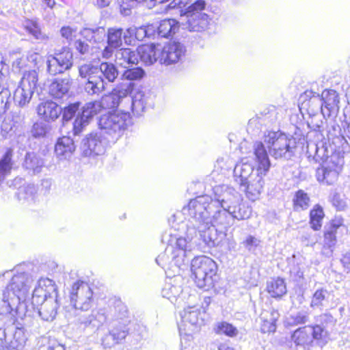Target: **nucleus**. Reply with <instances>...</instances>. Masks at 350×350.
Listing matches in <instances>:
<instances>
[{
    "label": "nucleus",
    "instance_id": "nucleus-1",
    "mask_svg": "<svg viewBox=\"0 0 350 350\" xmlns=\"http://www.w3.org/2000/svg\"><path fill=\"white\" fill-rule=\"evenodd\" d=\"M215 206L211 196L203 195L191 200L187 206L183 208L184 214L190 217L186 232L188 238L191 239L193 235L196 234V228L204 229L207 226L212 220L211 213Z\"/></svg>",
    "mask_w": 350,
    "mask_h": 350
},
{
    "label": "nucleus",
    "instance_id": "nucleus-2",
    "mask_svg": "<svg viewBox=\"0 0 350 350\" xmlns=\"http://www.w3.org/2000/svg\"><path fill=\"white\" fill-rule=\"evenodd\" d=\"M254 155L260 164V167L262 170L255 176H250V179L241 186V188L245 192L246 196L252 201L259 198L265 185L264 176H266L270 167L267 151L260 142H256L254 144Z\"/></svg>",
    "mask_w": 350,
    "mask_h": 350
},
{
    "label": "nucleus",
    "instance_id": "nucleus-3",
    "mask_svg": "<svg viewBox=\"0 0 350 350\" xmlns=\"http://www.w3.org/2000/svg\"><path fill=\"white\" fill-rule=\"evenodd\" d=\"M204 0H197L185 10H180V25L189 31L202 32L209 28L211 18L204 12Z\"/></svg>",
    "mask_w": 350,
    "mask_h": 350
},
{
    "label": "nucleus",
    "instance_id": "nucleus-4",
    "mask_svg": "<svg viewBox=\"0 0 350 350\" xmlns=\"http://www.w3.org/2000/svg\"><path fill=\"white\" fill-rule=\"evenodd\" d=\"M296 350H312L314 345L321 348L329 340L328 332L319 324L299 327L291 335Z\"/></svg>",
    "mask_w": 350,
    "mask_h": 350
},
{
    "label": "nucleus",
    "instance_id": "nucleus-5",
    "mask_svg": "<svg viewBox=\"0 0 350 350\" xmlns=\"http://www.w3.org/2000/svg\"><path fill=\"white\" fill-rule=\"evenodd\" d=\"M132 124L131 116L127 112H113L102 115L98 120L101 132L109 142L115 144Z\"/></svg>",
    "mask_w": 350,
    "mask_h": 350
},
{
    "label": "nucleus",
    "instance_id": "nucleus-6",
    "mask_svg": "<svg viewBox=\"0 0 350 350\" xmlns=\"http://www.w3.org/2000/svg\"><path fill=\"white\" fill-rule=\"evenodd\" d=\"M182 321L179 325L180 346L186 348L192 339V336L204 325L206 317L205 311L200 307L188 306L180 313Z\"/></svg>",
    "mask_w": 350,
    "mask_h": 350
},
{
    "label": "nucleus",
    "instance_id": "nucleus-7",
    "mask_svg": "<svg viewBox=\"0 0 350 350\" xmlns=\"http://www.w3.org/2000/svg\"><path fill=\"white\" fill-rule=\"evenodd\" d=\"M32 282V277L29 273L23 272L14 275L10 283L3 291V296L5 293L6 295V304H12V307H15L18 304L27 307V298Z\"/></svg>",
    "mask_w": 350,
    "mask_h": 350
},
{
    "label": "nucleus",
    "instance_id": "nucleus-8",
    "mask_svg": "<svg viewBox=\"0 0 350 350\" xmlns=\"http://www.w3.org/2000/svg\"><path fill=\"white\" fill-rule=\"evenodd\" d=\"M269 154L275 159H290L294 154L296 147L295 139L288 137L280 131H268L264 137V143L261 142Z\"/></svg>",
    "mask_w": 350,
    "mask_h": 350
},
{
    "label": "nucleus",
    "instance_id": "nucleus-9",
    "mask_svg": "<svg viewBox=\"0 0 350 350\" xmlns=\"http://www.w3.org/2000/svg\"><path fill=\"white\" fill-rule=\"evenodd\" d=\"M128 90V85L116 86L110 93L103 96L100 101L86 103L82 107L81 112H79L78 115L84 118V120L90 121L94 115L100 111L101 108L111 109L118 107L120 98L126 95Z\"/></svg>",
    "mask_w": 350,
    "mask_h": 350
},
{
    "label": "nucleus",
    "instance_id": "nucleus-10",
    "mask_svg": "<svg viewBox=\"0 0 350 350\" xmlns=\"http://www.w3.org/2000/svg\"><path fill=\"white\" fill-rule=\"evenodd\" d=\"M191 270L199 288L208 289L213 286L217 266L213 259L206 256L195 257L191 262Z\"/></svg>",
    "mask_w": 350,
    "mask_h": 350
},
{
    "label": "nucleus",
    "instance_id": "nucleus-11",
    "mask_svg": "<svg viewBox=\"0 0 350 350\" xmlns=\"http://www.w3.org/2000/svg\"><path fill=\"white\" fill-rule=\"evenodd\" d=\"M38 81L36 70L25 72L13 96L14 103L20 107H26L31 100Z\"/></svg>",
    "mask_w": 350,
    "mask_h": 350
},
{
    "label": "nucleus",
    "instance_id": "nucleus-12",
    "mask_svg": "<svg viewBox=\"0 0 350 350\" xmlns=\"http://www.w3.org/2000/svg\"><path fill=\"white\" fill-rule=\"evenodd\" d=\"M193 239H191L187 236V239L183 237L172 238L170 244L167 246V252H170L171 262L176 266L178 269L177 272L180 269H184L189 264L191 251L190 242Z\"/></svg>",
    "mask_w": 350,
    "mask_h": 350
},
{
    "label": "nucleus",
    "instance_id": "nucleus-13",
    "mask_svg": "<svg viewBox=\"0 0 350 350\" xmlns=\"http://www.w3.org/2000/svg\"><path fill=\"white\" fill-rule=\"evenodd\" d=\"M343 164L344 160L338 154H332L329 159L317 169V180L323 185H334L338 180Z\"/></svg>",
    "mask_w": 350,
    "mask_h": 350
},
{
    "label": "nucleus",
    "instance_id": "nucleus-14",
    "mask_svg": "<svg viewBox=\"0 0 350 350\" xmlns=\"http://www.w3.org/2000/svg\"><path fill=\"white\" fill-rule=\"evenodd\" d=\"M347 230L344 220L340 217H335L326 224L324 228L321 254L327 258L332 257L337 243L336 234Z\"/></svg>",
    "mask_w": 350,
    "mask_h": 350
},
{
    "label": "nucleus",
    "instance_id": "nucleus-15",
    "mask_svg": "<svg viewBox=\"0 0 350 350\" xmlns=\"http://www.w3.org/2000/svg\"><path fill=\"white\" fill-rule=\"evenodd\" d=\"M69 298L75 309L88 311L93 304V292L88 283L78 280L72 284Z\"/></svg>",
    "mask_w": 350,
    "mask_h": 350
},
{
    "label": "nucleus",
    "instance_id": "nucleus-16",
    "mask_svg": "<svg viewBox=\"0 0 350 350\" xmlns=\"http://www.w3.org/2000/svg\"><path fill=\"white\" fill-rule=\"evenodd\" d=\"M46 72L51 76L62 74L70 70L73 65L72 53L69 49H64L62 51L51 55L46 59Z\"/></svg>",
    "mask_w": 350,
    "mask_h": 350
},
{
    "label": "nucleus",
    "instance_id": "nucleus-17",
    "mask_svg": "<svg viewBox=\"0 0 350 350\" xmlns=\"http://www.w3.org/2000/svg\"><path fill=\"white\" fill-rule=\"evenodd\" d=\"M121 85H128L129 90L126 95L122 98H120L118 107L122 106L124 109L131 108L135 114L137 116L140 115L144 111L146 105L145 94L142 91H137L131 97L130 94L133 90L134 83L131 81H123L118 83L116 86Z\"/></svg>",
    "mask_w": 350,
    "mask_h": 350
},
{
    "label": "nucleus",
    "instance_id": "nucleus-18",
    "mask_svg": "<svg viewBox=\"0 0 350 350\" xmlns=\"http://www.w3.org/2000/svg\"><path fill=\"white\" fill-rule=\"evenodd\" d=\"M101 131L100 133H92L82 141V148L83 154L86 157L103 154L109 144L107 136Z\"/></svg>",
    "mask_w": 350,
    "mask_h": 350
},
{
    "label": "nucleus",
    "instance_id": "nucleus-19",
    "mask_svg": "<svg viewBox=\"0 0 350 350\" xmlns=\"http://www.w3.org/2000/svg\"><path fill=\"white\" fill-rule=\"evenodd\" d=\"M57 293L55 282L49 278H40L32 293L31 297L28 296L27 305L31 304L33 308L39 306L40 304L49 297Z\"/></svg>",
    "mask_w": 350,
    "mask_h": 350
},
{
    "label": "nucleus",
    "instance_id": "nucleus-20",
    "mask_svg": "<svg viewBox=\"0 0 350 350\" xmlns=\"http://www.w3.org/2000/svg\"><path fill=\"white\" fill-rule=\"evenodd\" d=\"M186 52L185 46L178 42H170L159 49V62L166 66L180 62Z\"/></svg>",
    "mask_w": 350,
    "mask_h": 350
},
{
    "label": "nucleus",
    "instance_id": "nucleus-21",
    "mask_svg": "<svg viewBox=\"0 0 350 350\" xmlns=\"http://www.w3.org/2000/svg\"><path fill=\"white\" fill-rule=\"evenodd\" d=\"M214 193L215 199H213V203L215 204V208L220 206L228 210L241 200L239 193L234 188L227 185L215 187Z\"/></svg>",
    "mask_w": 350,
    "mask_h": 350
},
{
    "label": "nucleus",
    "instance_id": "nucleus-22",
    "mask_svg": "<svg viewBox=\"0 0 350 350\" xmlns=\"http://www.w3.org/2000/svg\"><path fill=\"white\" fill-rule=\"evenodd\" d=\"M27 336L24 327H12L8 330L5 338L0 339V347L7 350H23Z\"/></svg>",
    "mask_w": 350,
    "mask_h": 350
},
{
    "label": "nucleus",
    "instance_id": "nucleus-23",
    "mask_svg": "<svg viewBox=\"0 0 350 350\" xmlns=\"http://www.w3.org/2000/svg\"><path fill=\"white\" fill-rule=\"evenodd\" d=\"M254 165L252 163V159L249 158L243 159L240 163H237L234 168V176L236 181L240 185V187L250 179V176L257 174L262 169L260 167V164L255 158Z\"/></svg>",
    "mask_w": 350,
    "mask_h": 350
},
{
    "label": "nucleus",
    "instance_id": "nucleus-24",
    "mask_svg": "<svg viewBox=\"0 0 350 350\" xmlns=\"http://www.w3.org/2000/svg\"><path fill=\"white\" fill-rule=\"evenodd\" d=\"M199 235V239L208 247L217 246L221 242L226 234L222 232H218L217 229L213 225L212 220L204 228H196V234L193 235V238Z\"/></svg>",
    "mask_w": 350,
    "mask_h": 350
},
{
    "label": "nucleus",
    "instance_id": "nucleus-25",
    "mask_svg": "<svg viewBox=\"0 0 350 350\" xmlns=\"http://www.w3.org/2000/svg\"><path fill=\"white\" fill-rule=\"evenodd\" d=\"M40 306L38 313L41 318L46 321H53L55 318L59 307L58 293L51 295L48 299L42 301Z\"/></svg>",
    "mask_w": 350,
    "mask_h": 350
},
{
    "label": "nucleus",
    "instance_id": "nucleus-26",
    "mask_svg": "<svg viewBox=\"0 0 350 350\" xmlns=\"http://www.w3.org/2000/svg\"><path fill=\"white\" fill-rule=\"evenodd\" d=\"M320 98L323 102V117L336 115L339 109V97L336 91L334 90H324Z\"/></svg>",
    "mask_w": 350,
    "mask_h": 350
},
{
    "label": "nucleus",
    "instance_id": "nucleus-27",
    "mask_svg": "<svg viewBox=\"0 0 350 350\" xmlns=\"http://www.w3.org/2000/svg\"><path fill=\"white\" fill-rule=\"evenodd\" d=\"M62 112V107L52 100L42 102L37 107L38 116L46 122L55 121Z\"/></svg>",
    "mask_w": 350,
    "mask_h": 350
},
{
    "label": "nucleus",
    "instance_id": "nucleus-28",
    "mask_svg": "<svg viewBox=\"0 0 350 350\" xmlns=\"http://www.w3.org/2000/svg\"><path fill=\"white\" fill-rule=\"evenodd\" d=\"M307 153L308 157H312L315 162L323 164L326 160L329 159L328 150L326 142L320 141L319 142H310L307 146Z\"/></svg>",
    "mask_w": 350,
    "mask_h": 350
},
{
    "label": "nucleus",
    "instance_id": "nucleus-29",
    "mask_svg": "<svg viewBox=\"0 0 350 350\" xmlns=\"http://www.w3.org/2000/svg\"><path fill=\"white\" fill-rule=\"evenodd\" d=\"M74 141L70 137H59L55 146V153L59 160L69 159L75 150Z\"/></svg>",
    "mask_w": 350,
    "mask_h": 350
},
{
    "label": "nucleus",
    "instance_id": "nucleus-30",
    "mask_svg": "<svg viewBox=\"0 0 350 350\" xmlns=\"http://www.w3.org/2000/svg\"><path fill=\"white\" fill-rule=\"evenodd\" d=\"M71 85L70 77L54 79L49 87V93L54 98H63L68 94Z\"/></svg>",
    "mask_w": 350,
    "mask_h": 350
},
{
    "label": "nucleus",
    "instance_id": "nucleus-31",
    "mask_svg": "<svg viewBox=\"0 0 350 350\" xmlns=\"http://www.w3.org/2000/svg\"><path fill=\"white\" fill-rule=\"evenodd\" d=\"M44 167V161L42 158L34 152H27L25 157L23 167L30 175L40 174Z\"/></svg>",
    "mask_w": 350,
    "mask_h": 350
},
{
    "label": "nucleus",
    "instance_id": "nucleus-32",
    "mask_svg": "<svg viewBox=\"0 0 350 350\" xmlns=\"http://www.w3.org/2000/svg\"><path fill=\"white\" fill-rule=\"evenodd\" d=\"M136 53L138 55V59H140L146 65H151L159 61V48L154 45L139 46Z\"/></svg>",
    "mask_w": 350,
    "mask_h": 350
},
{
    "label": "nucleus",
    "instance_id": "nucleus-33",
    "mask_svg": "<svg viewBox=\"0 0 350 350\" xmlns=\"http://www.w3.org/2000/svg\"><path fill=\"white\" fill-rule=\"evenodd\" d=\"M279 314L276 310H263L260 315V330L262 333L274 332L276 329L275 322Z\"/></svg>",
    "mask_w": 350,
    "mask_h": 350
},
{
    "label": "nucleus",
    "instance_id": "nucleus-34",
    "mask_svg": "<svg viewBox=\"0 0 350 350\" xmlns=\"http://www.w3.org/2000/svg\"><path fill=\"white\" fill-rule=\"evenodd\" d=\"M116 62L118 65L127 68L138 63V55L131 49H120L116 52Z\"/></svg>",
    "mask_w": 350,
    "mask_h": 350
},
{
    "label": "nucleus",
    "instance_id": "nucleus-35",
    "mask_svg": "<svg viewBox=\"0 0 350 350\" xmlns=\"http://www.w3.org/2000/svg\"><path fill=\"white\" fill-rule=\"evenodd\" d=\"M81 83L84 92L89 96L100 95L107 86V82H105L101 75Z\"/></svg>",
    "mask_w": 350,
    "mask_h": 350
},
{
    "label": "nucleus",
    "instance_id": "nucleus-36",
    "mask_svg": "<svg viewBox=\"0 0 350 350\" xmlns=\"http://www.w3.org/2000/svg\"><path fill=\"white\" fill-rule=\"evenodd\" d=\"M300 109H306L310 117H314L319 113L323 116V102L319 94L313 95L308 100L304 101Z\"/></svg>",
    "mask_w": 350,
    "mask_h": 350
},
{
    "label": "nucleus",
    "instance_id": "nucleus-37",
    "mask_svg": "<svg viewBox=\"0 0 350 350\" xmlns=\"http://www.w3.org/2000/svg\"><path fill=\"white\" fill-rule=\"evenodd\" d=\"M6 295L4 294L1 301L3 305L0 310V339L5 338V334L8 332L6 325L12 321V311L13 308L12 304H6Z\"/></svg>",
    "mask_w": 350,
    "mask_h": 350
},
{
    "label": "nucleus",
    "instance_id": "nucleus-38",
    "mask_svg": "<svg viewBox=\"0 0 350 350\" xmlns=\"http://www.w3.org/2000/svg\"><path fill=\"white\" fill-rule=\"evenodd\" d=\"M211 213H213L211 217L214 226H221L226 228L230 226L233 219L228 210L219 206V208H213Z\"/></svg>",
    "mask_w": 350,
    "mask_h": 350
},
{
    "label": "nucleus",
    "instance_id": "nucleus-39",
    "mask_svg": "<svg viewBox=\"0 0 350 350\" xmlns=\"http://www.w3.org/2000/svg\"><path fill=\"white\" fill-rule=\"evenodd\" d=\"M99 75H101L105 82L113 83L119 75V71L115 64L111 62H103L99 64Z\"/></svg>",
    "mask_w": 350,
    "mask_h": 350
},
{
    "label": "nucleus",
    "instance_id": "nucleus-40",
    "mask_svg": "<svg viewBox=\"0 0 350 350\" xmlns=\"http://www.w3.org/2000/svg\"><path fill=\"white\" fill-rule=\"evenodd\" d=\"M78 70L81 83L101 75H99V65L94 64L92 62L81 64L78 67Z\"/></svg>",
    "mask_w": 350,
    "mask_h": 350
},
{
    "label": "nucleus",
    "instance_id": "nucleus-41",
    "mask_svg": "<svg viewBox=\"0 0 350 350\" xmlns=\"http://www.w3.org/2000/svg\"><path fill=\"white\" fill-rule=\"evenodd\" d=\"M37 189L33 184L28 183L21 186L16 193L18 200L22 203H31L34 202Z\"/></svg>",
    "mask_w": 350,
    "mask_h": 350
},
{
    "label": "nucleus",
    "instance_id": "nucleus-42",
    "mask_svg": "<svg viewBox=\"0 0 350 350\" xmlns=\"http://www.w3.org/2000/svg\"><path fill=\"white\" fill-rule=\"evenodd\" d=\"M179 27H181L180 21H178L174 18L163 20L157 28L158 35L161 37L167 38L174 34Z\"/></svg>",
    "mask_w": 350,
    "mask_h": 350
},
{
    "label": "nucleus",
    "instance_id": "nucleus-43",
    "mask_svg": "<svg viewBox=\"0 0 350 350\" xmlns=\"http://www.w3.org/2000/svg\"><path fill=\"white\" fill-rule=\"evenodd\" d=\"M267 291L274 298H280L286 293V287L283 279H271L267 282Z\"/></svg>",
    "mask_w": 350,
    "mask_h": 350
},
{
    "label": "nucleus",
    "instance_id": "nucleus-44",
    "mask_svg": "<svg viewBox=\"0 0 350 350\" xmlns=\"http://www.w3.org/2000/svg\"><path fill=\"white\" fill-rule=\"evenodd\" d=\"M228 211L231 214L232 219L238 220L248 219L252 213L251 208L245 203H241V201L232 205Z\"/></svg>",
    "mask_w": 350,
    "mask_h": 350
},
{
    "label": "nucleus",
    "instance_id": "nucleus-45",
    "mask_svg": "<svg viewBox=\"0 0 350 350\" xmlns=\"http://www.w3.org/2000/svg\"><path fill=\"white\" fill-rule=\"evenodd\" d=\"M26 31L31 35L33 38L40 42H44L48 40V36L41 31L39 24L32 20H27L23 24Z\"/></svg>",
    "mask_w": 350,
    "mask_h": 350
},
{
    "label": "nucleus",
    "instance_id": "nucleus-46",
    "mask_svg": "<svg viewBox=\"0 0 350 350\" xmlns=\"http://www.w3.org/2000/svg\"><path fill=\"white\" fill-rule=\"evenodd\" d=\"M325 217L323 208L319 204L314 206L310 212V225L314 230H319L323 225Z\"/></svg>",
    "mask_w": 350,
    "mask_h": 350
},
{
    "label": "nucleus",
    "instance_id": "nucleus-47",
    "mask_svg": "<svg viewBox=\"0 0 350 350\" xmlns=\"http://www.w3.org/2000/svg\"><path fill=\"white\" fill-rule=\"evenodd\" d=\"M182 288L180 285L166 282L162 288V296L169 299L172 303L177 301L178 296L182 293Z\"/></svg>",
    "mask_w": 350,
    "mask_h": 350
},
{
    "label": "nucleus",
    "instance_id": "nucleus-48",
    "mask_svg": "<svg viewBox=\"0 0 350 350\" xmlns=\"http://www.w3.org/2000/svg\"><path fill=\"white\" fill-rule=\"evenodd\" d=\"M310 198L304 191L298 190L294 196L293 205L296 211L306 210L310 206Z\"/></svg>",
    "mask_w": 350,
    "mask_h": 350
},
{
    "label": "nucleus",
    "instance_id": "nucleus-49",
    "mask_svg": "<svg viewBox=\"0 0 350 350\" xmlns=\"http://www.w3.org/2000/svg\"><path fill=\"white\" fill-rule=\"evenodd\" d=\"M329 296V293L326 289L323 288L317 289L312 295L310 306L313 308L323 306Z\"/></svg>",
    "mask_w": 350,
    "mask_h": 350
},
{
    "label": "nucleus",
    "instance_id": "nucleus-50",
    "mask_svg": "<svg viewBox=\"0 0 350 350\" xmlns=\"http://www.w3.org/2000/svg\"><path fill=\"white\" fill-rule=\"evenodd\" d=\"M118 344L124 340L129 334V328L124 323L118 322L109 331Z\"/></svg>",
    "mask_w": 350,
    "mask_h": 350
},
{
    "label": "nucleus",
    "instance_id": "nucleus-51",
    "mask_svg": "<svg viewBox=\"0 0 350 350\" xmlns=\"http://www.w3.org/2000/svg\"><path fill=\"white\" fill-rule=\"evenodd\" d=\"M122 29L110 28L107 31V44L115 48L120 47L122 44Z\"/></svg>",
    "mask_w": 350,
    "mask_h": 350
},
{
    "label": "nucleus",
    "instance_id": "nucleus-52",
    "mask_svg": "<svg viewBox=\"0 0 350 350\" xmlns=\"http://www.w3.org/2000/svg\"><path fill=\"white\" fill-rule=\"evenodd\" d=\"M145 74L144 70L140 67H127L122 74L121 79L127 81H136L141 79Z\"/></svg>",
    "mask_w": 350,
    "mask_h": 350
},
{
    "label": "nucleus",
    "instance_id": "nucleus-53",
    "mask_svg": "<svg viewBox=\"0 0 350 350\" xmlns=\"http://www.w3.org/2000/svg\"><path fill=\"white\" fill-rule=\"evenodd\" d=\"M11 159H12L11 151L8 150L0 161V183L3 179L4 176L11 170V167H12Z\"/></svg>",
    "mask_w": 350,
    "mask_h": 350
},
{
    "label": "nucleus",
    "instance_id": "nucleus-54",
    "mask_svg": "<svg viewBox=\"0 0 350 350\" xmlns=\"http://www.w3.org/2000/svg\"><path fill=\"white\" fill-rule=\"evenodd\" d=\"M36 350H65L64 346L55 339H44Z\"/></svg>",
    "mask_w": 350,
    "mask_h": 350
},
{
    "label": "nucleus",
    "instance_id": "nucleus-55",
    "mask_svg": "<svg viewBox=\"0 0 350 350\" xmlns=\"http://www.w3.org/2000/svg\"><path fill=\"white\" fill-rule=\"evenodd\" d=\"M49 130V126L43 122L35 123L31 130L33 137L36 138L43 137L46 135Z\"/></svg>",
    "mask_w": 350,
    "mask_h": 350
},
{
    "label": "nucleus",
    "instance_id": "nucleus-56",
    "mask_svg": "<svg viewBox=\"0 0 350 350\" xmlns=\"http://www.w3.org/2000/svg\"><path fill=\"white\" fill-rule=\"evenodd\" d=\"M171 260L170 252H167V247L165 252L157 256L156 258V262L163 269L167 266H169L170 268H173L174 267H176L174 264L171 262Z\"/></svg>",
    "mask_w": 350,
    "mask_h": 350
},
{
    "label": "nucleus",
    "instance_id": "nucleus-57",
    "mask_svg": "<svg viewBox=\"0 0 350 350\" xmlns=\"http://www.w3.org/2000/svg\"><path fill=\"white\" fill-rule=\"evenodd\" d=\"M329 201L332 205L338 210L342 211L347 206L346 202L341 198L340 193L336 191H333L329 196Z\"/></svg>",
    "mask_w": 350,
    "mask_h": 350
},
{
    "label": "nucleus",
    "instance_id": "nucleus-58",
    "mask_svg": "<svg viewBox=\"0 0 350 350\" xmlns=\"http://www.w3.org/2000/svg\"><path fill=\"white\" fill-rule=\"evenodd\" d=\"M118 4L120 13L124 16H129L136 3L134 0H118Z\"/></svg>",
    "mask_w": 350,
    "mask_h": 350
},
{
    "label": "nucleus",
    "instance_id": "nucleus-59",
    "mask_svg": "<svg viewBox=\"0 0 350 350\" xmlns=\"http://www.w3.org/2000/svg\"><path fill=\"white\" fill-rule=\"evenodd\" d=\"M89 124V121L84 120V118L77 115L75 122H73V133L75 135H79Z\"/></svg>",
    "mask_w": 350,
    "mask_h": 350
},
{
    "label": "nucleus",
    "instance_id": "nucleus-60",
    "mask_svg": "<svg viewBox=\"0 0 350 350\" xmlns=\"http://www.w3.org/2000/svg\"><path fill=\"white\" fill-rule=\"evenodd\" d=\"M79 103H73L69 105L68 107H65L64 111H62V120L64 121L70 120L76 113V112L79 109Z\"/></svg>",
    "mask_w": 350,
    "mask_h": 350
},
{
    "label": "nucleus",
    "instance_id": "nucleus-61",
    "mask_svg": "<svg viewBox=\"0 0 350 350\" xmlns=\"http://www.w3.org/2000/svg\"><path fill=\"white\" fill-rule=\"evenodd\" d=\"M10 93L8 90L2 91L0 94V117L3 115L10 107Z\"/></svg>",
    "mask_w": 350,
    "mask_h": 350
},
{
    "label": "nucleus",
    "instance_id": "nucleus-62",
    "mask_svg": "<svg viewBox=\"0 0 350 350\" xmlns=\"http://www.w3.org/2000/svg\"><path fill=\"white\" fill-rule=\"evenodd\" d=\"M218 330L220 333L229 336H234L237 334V330L232 325L223 322L218 325Z\"/></svg>",
    "mask_w": 350,
    "mask_h": 350
},
{
    "label": "nucleus",
    "instance_id": "nucleus-63",
    "mask_svg": "<svg viewBox=\"0 0 350 350\" xmlns=\"http://www.w3.org/2000/svg\"><path fill=\"white\" fill-rule=\"evenodd\" d=\"M260 241L254 236L249 235L243 241V244L250 252H254L259 245Z\"/></svg>",
    "mask_w": 350,
    "mask_h": 350
},
{
    "label": "nucleus",
    "instance_id": "nucleus-64",
    "mask_svg": "<svg viewBox=\"0 0 350 350\" xmlns=\"http://www.w3.org/2000/svg\"><path fill=\"white\" fill-rule=\"evenodd\" d=\"M117 344L118 343L115 340L114 338L113 337L110 332H109L108 334H105L102 338V345L105 349L111 348L112 347Z\"/></svg>",
    "mask_w": 350,
    "mask_h": 350
}]
</instances>
